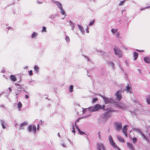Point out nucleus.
Returning a JSON list of instances; mask_svg holds the SVG:
<instances>
[{"instance_id": "11", "label": "nucleus", "mask_w": 150, "mask_h": 150, "mask_svg": "<svg viewBox=\"0 0 150 150\" xmlns=\"http://www.w3.org/2000/svg\"><path fill=\"white\" fill-rule=\"evenodd\" d=\"M97 150H106V148L104 144L101 143H98L97 144Z\"/></svg>"}, {"instance_id": "52", "label": "nucleus", "mask_w": 150, "mask_h": 150, "mask_svg": "<svg viewBox=\"0 0 150 150\" xmlns=\"http://www.w3.org/2000/svg\"><path fill=\"white\" fill-rule=\"evenodd\" d=\"M28 67L27 66H25L24 67V69H28Z\"/></svg>"}, {"instance_id": "22", "label": "nucleus", "mask_w": 150, "mask_h": 150, "mask_svg": "<svg viewBox=\"0 0 150 150\" xmlns=\"http://www.w3.org/2000/svg\"><path fill=\"white\" fill-rule=\"evenodd\" d=\"M146 101L147 104L150 105V95L147 96L146 97Z\"/></svg>"}, {"instance_id": "12", "label": "nucleus", "mask_w": 150, "mask_h": 150, "mask_svg": "<svg viewBox=\"0 0 150 150\" xmlns=\"http://www.w3.org/2000/svg\"><path fill=\"white\" fill-rule=\"evenodd\" d=\"M121 92V91H118L115 93L116 98L119 101H120L122 98Z\"/></svg>"}, {"instance_id": "61", "label": "nucleus", "mask_w": 150, "mask_h": 150, "mask_svg": "<svg viewBox=\"0 0 150 150\" xmlns=\"http://www.w3.org/2000/svg\"><path fill=\"white\" fill-rule=\"evenodd\" d=\"M98 135H99V136L100 137V132H98Z\"/></svg>"}, {"instance_id": "45", "label": "nucleus", "mask_w": 150, "mask_h": 150, "mask_svg": "<svg viewBox=\"0 0 150 150\" xmlns=\"http://www.w3.org/2000/svg\"><path fill=\"white\" fill-rule=\"evenodd\" d=\"M34 81H29V83L31 84V85H33V84Z\"/></svg>"}, {"instance_id": "20", "label": "nucleus", "mask_w": 150, "mask_h": 150, "mask_svg": "<svg viewBox=\"0 0 150 150\" xmlns=\"http://www.w3.org/2000/svg\"><path fill=\"white\" fill-rule=\"evenodd\" d=\"M107 64L111 66L113 69H115L114 64L113 62L109 61L107 62Z\"/></svg>"}, {"instance_id": "7", "label": "nucleus", "mask_w": 150, "mask_h": 150, "mask_svg": "<svg viewBox=\"0 0 150 150\" xmlns=\"http://www.w3.org/2000/svg\"><path fill=\"white\" fill-rule=\"evenodd\" d=\"M108 138L110 144L115 149H117L118 150H121L120 149L115 145L111 135L109 136Z\"/></svg>"}, {"instance_id": "6", "label": "nucleus", "mask_w": 150, "mask_h": 150, "mask_svg": "<svg viewBox=\"0 0 150 150\" xmlns=\"http://www.w3.org/2000/svg\"><path fill=\"white\" fill-rule=\"evenodd\" d=\"M108 138L110 144L115 149H117L118 150H121L120 149L115 145L111 135L109 136Z\"/></svg>"}, {"instance_id": "53", "label": "nucleus", "mask_w": 150, "mask_h": 150, "mask_svg": "<svg viewBox=\"0 0 150 150\" xmlns=\"http://www.w3.org/2000/svg\"><path fill=\"white\" fill-rule=\"evenodd\" d=\"M57 135L59 137H60V134L59 132H58L57 134Z\"/></svg>"}, {"instance_id": "49", "label": "nucleus", "mask_w": 150, "mask_h": 150, "mask_svg": "<svg viewBox=\"0 0 150 150\" xmlns=\"http://www.w3.org/2000/svg\"><path fill=\"white\" fill-rule=\"evenodd\" d=\"M25 97L26 99H28L29 98V96L28 95H25Z\"/></svg>"}, {"instance_id": "16", "label": "nucleus", "mask_w": 150, "mask_h": 150, "mask_svg": "<svg viewBox=\"0 0 150 150\" xmlns=\"http://www.w3.org/2000/svg\"><path fill=\"white\" fill-rule=\"evenodd\" d=\"M76 121H76L75 122V124H74V125L76 128V129H77L78 130V132H79V133L80 134H84V133L81 131L80 129H79V128L78 127L76 126Z\"/></svg>"}, {"instance_id": "15", "label": "nucleus", "mask_w": 150, "mask_h": 150, "mask_svg": "<svg viewBox=\"0 0 150 150\" xmlns=\"http://www.w3.org/2000/svg\"><path fill=\"white\" fill-rule=\"evenodd\" d=\"M127 125H125L123 129V130L122 132L125 135L126 137H127Z\"/></svg>"}, {"instance_id": "41", "label": "nucleus", "mask_w": 150, "mask_h": 150, "mask_svg": "<svg viewBox=\"0 0 150 150\" xmlns=\"http://www.w3.org/2000/svg\"><path fill=\"white\" fill-rule=\"evenodd\" d=\"M42 32H46V28L45 27H42Z\"/></svg>"}, {"instance_id": "38", "label": "nucleus", "mask_w": 150, "mask_h": 150, "mask_svg": "<svg viewBox=\"0 0 150 150\" xmlns=\"http://www.w3.org/2000/svg\"><path fill=\"white\" fill-rule=\"evenodd\" d=\"M61 145L63 147L66 148V147H67V146L66 144L65 143H62L61 144Z\"/></svg>"}, {"instance_id": "5", "label": "nucleus", "mask_w": 150, "mask_h": 150, "mask_svg": "<svg viewBox=\"0 0 150 150\" xmlns=\"http://www.w3.org/2000/svg\"><path fill=\"white\" fill-rule=\"evenodd\" d=\"M132 131H136L137 132H139L144 140H145L147 142L149 141V138L145 136L144 134L142 133L139 129L133 128L132 129Z\"/></svg>"}, {"instance_id": "44", "label": "nucleus", "mask_w": 150, "mask_h": 150, "mask_svg": "<svg viewBox=\"0 0 150 150\" xmlns=\"http://www.w3.org/2000/svg\"><path fill=\"white\" fill-rule=\"evenodd\" d=\"M84 57L86 59H87L88 61H89V59L88 58V57L87 56L84 55Z\"/></svg>"}, {"instance_id": "14", "label": "nucleus", "mask_w": 150, "mask_h": 150, "mask_svg": "<svg viewBox=\"0 0 150 150\" xmlns=\"http://www.w3.org/2000/svg\"><path fill=\"white\" fill-rule=\"evenodd\" d=\"M77 26L81 33L83 34L84 35L85 33V31L83 27L80 25H78Z\"/></svg>"}, {"instance_id": "40", "label": "nucleus", "mask_w": 150, "mask_h": 150, "mask_svg": "<svg viewBox=\"0 0 150 150\" xmlns=\"http://www.w3.org/2000/svg\"><path fill=\"white\" fill-rule=\"evenodd\" d=\"M137 141V139L136 138H134L132 139L133 142L134 143H135Z\"/></svg>"}, {"instance_id": "46", "label": "nucleus", "mask_w": 150, "mask_h": 150, "mask_svg": "<svg viewBox=\"0 0 150 150\" xmlns=\"http://www.w3.org/2000/svg\"><path fill=\"white\" fill-rule=\"evenodd\" d=\"M86 32L87 33H89V31L88 30V27H87V28L86 29Z\"/></svg>"}, {"instance_id": "28", "label": "nucleus", "mask_w": 150, "mask_h": 150, "mask_svg": "<svg viewBox=\"0 0 150 150\" xmlns=\"http://www.w3.org/2000/svg\"><path fill=\"white\" fill-rule=\"evenodd\" d=\"M38 34L37 33L34 32L31 35V38L33 39L35 38L38 36Z\"/></svg>"}, {"instance_id": "3", "label": "nucleus", "mask_w": 150, "mask_h": 150, "mask_svg": "<svg viewBox=\"0 0 150 150\" xmlns=\"http://www.w3.org/2000/svg\"><path fill=\"white\" fill-rule=\"evenodd\" d=\"M106 111H107L105 112L102 115L103 118L105 119H107L110 117L112 115L111 112L114 111V110L111 108H107Z\"/></svg>"}, {"instance_id": "59", "label": "nucleus", "mask_w": 150, "mask_h": 150, "mask_svg": "<svg viewBox=\"0 0 150 150\" xmlns=\"http://www.w3.org/2000/svg\"><path fill=\"white\" fill-rule=\"evenodd\" d=\"M1 107H2V108H4V105H2L1 106Z\"/></svg>"}, {"instance_id": "10", "label": "nucleus", "mask_w": 150, "mask_h": 150, "mask_svg": "<svg viewBox=\"0 0 150 150\" xmlns=\"http://www.w3.org/2000/svg\"><path fill=\"white\" fill-rule=\"evenodd\" d=\"M36 126L35 125H33L32 126L30 125L29 126L28 129V131L29 133L33 131V133L35 134L36 133Z\"/></svg>"}, {"instance_id": "17", "label": "nucleus", "mask_w": 150, "mask_h": 150, "mask_svg": "<svg viewBox=\"0 0 150 150\" xmlns=\"http://www.w3.org/2000/svg\"><path fill=\"white\" fill-rule=\"evenodd\" d=\"M27 125V123L26 122L22 123L20 125L19 129L20 130L23 129H24L23 126Z\"/></svg>"}, {"instance_id": "29", "label": "nucleus", "mask_w": 150, "mask_h": 150, "mask_svg": "<svg viewBox=\"0 0 150 150\" xmlns=\"http://www.w3.org/2000/svg\"><path fill=\"white\" fill-rule=\"evenodd\" d=\"M22 104L21 102H19L17 104V107H18V110L20 111L21 110V108L22 106Z\"/></svg>"}, {"instance_id": "30", "label": "nucleus", "mask_w": 150, "mask_h": 150, "mask_svg": "<svg viewBox=\"0 0 150 150\" xmlns=\"http://www.w3.org/2000/svg\"><path fill=\"white\" fill-rule=\"evenodd\" d=\"M34 69L36 72V73L38 74L39 71V68L37 65L35 66L34 67Z\"/></svg>"}, {"instance_id": "2", "label": "nucleus", "mask_w": 150, "mask_h": 150, "mask_svg": "<svg viewBox=\"0 0 150 150\" xmlns=\"http://www.w3.org/2000/svg\"><path fill=\"white\" fill-rule=\"evenodd\" d=\"M105 105H104L101 106L99 104H97L93 106L90 107V111L91 112H95L99 111L100 109H103L104 110Z\"/></svg>"}, {"instance_id": "1", "label": "nucleus", "mask_w": 150, "mask_h": 150, "mask_svg": "<svg viewBox=\"0 0 150 150\" xmlns=\"http://www.w3.org/2000/svg\"><path fill=\"white\" fill-rule=\"evenodd\" d=\"M52 2L60 10V12L61 13L64 15L66 16L65 12L63 9L62 4L58 1H56L54 0H52Z\"/></svg>"}, {"instance_id": "48", "label": "nucleus", "mask_w": 150, "mask_h": 150, "mask_svg": "<svg viewBox=\"0 0 150 150\" xmlns=\"http://www.w3.org/2000/svg\"><path fill=\"white\" fill-rule=\"evenodd\" d=\"M137 51H138V52H143L144 51V50H137Z\"/></svg>"}, {"instance_id": "31", "label": "nucleus", "mask_w": 150, "mask_h": 150, "mask_svg": "<svg viewBox=\"0 0 150 150\" xmlns=\"http://www.w3.org/2000/svg\"><path fill=\"white\" fill-rule=\"evenodd\" d=\"M0 121L1 122V125L2 126L3 129H5L6 128V127L5 126V122H4V121L2 120H1Z\"/></svg>"}, {"instance_id": "43", "label": "nucleus", "mask_w": 150, "mask_h": 150, "mask_svg": "<svg viewBox=\"0 0 150 150\" xmlns=\"http://www.w3.org/2000/svg\"><path fill=\"white\" fill-rule=\"evenodd\" d=\"M120 34L118 32L116 33V36L118 37H119L120 36Z\"/></svg>"}, {"instance_id": "4", "label": "nucleus", "mask_w": 150, "mask_h": 150, "mask_svg": "<svg viewBox=\"0 0 150 150\" xmlns=\"http://www.w3.org/2000/svg\"><path fill=\"white\" fill-rule=\"evenodd\" d=\"M98 95L103 99L105 104H109L113 103V100L112 98H107L105 96H103L101 94H99Z\"/></svg>"}, {"instance_id": "55", "label": "nucleus", "mask_w": 150, "mask_h": 150, "mask_svg": "<svg viewBox=\"0 0 150 150\" xmlns=\"http://www.w3.org/2000/svg\"><path fill=\"white\" fill-rule=\"evenodd\" d=\"M11 28L10 27H7V28L8 30L10 29Z\"/></svg>"}, {"instance_id": "54", "label": "nucleus", "mask_w": 150, "mask_h": 150, "mask_svg": "<svg viewBox=\"0 0 150 150\" xmlns=\"http://www.w3.org/2000/svg\"><path fill=\"white\" fill-rule=\"evenodd\" d=\"M8 89L9 90V91L11 92L12 91L11 88H9Z\"/></svg>"}, {"instance_id": "62", "label": "nucleus", "mask_w": 150, "mask_h": 150, "mask_svg": "<svg viewBox=\"0 0 150 150\" xmlns=\"http://www.w3.org/2000/svg\"><path fill=\"white\" fill-rule=\"evenodd\" d=\"M40 121H41V122H42V120H40Z\"/></svg>"}, {"instance_id": "37", "label": "nucleus", "mask_w": 150, "mask_h": 150, "mask_svg": "<svg viewBox=\"0 0 150 150\" xmlns=\"http://www.w3.org/2000/svg\"><path fill=\"white\" fill-rule=\"evenodd\" d=\"M125 0H124L123 1H121L120 3V4H119V6H122V5H123L125 3Z\"/></svg>"}, {"instance_id": "47", "label": "nucleus", "mask_w": 150, "mask_h": 150, "mask_svg": "<svg viewBox=\"0 0 150 150\" xmlns=\"http://www.w3.org/2000/svg\"><path fill=\"white\" fill-rule=\"evenodd\" d=\"M148 9V8H146V7H145V8H142L141 9V11H143L144 10V9Z\"/></svg>"}, {"instance_id": "35", "label": "nucleus", "mask_w": 150, "mask_h": 150, "mask_svg": "<svg viewBox=\"0 0 150 150\" xmlns=\"http://www.w3.org/2000/svg\"><path fill=\"white\" fill-rule=\"evenodd\" d=\"M95 21L94 20H92L91 21L90 23H89V25L91 26L94 23Z\"/></svg>"}, {"instance_id": "58", "label": "nucleus", "mask_w": 150, "mask_h": 150, "mask_svg": "<svg viewBox=\"0 0 150 150\" xmlns=\"http://www.w3.org/2000/svg\"><path fill=\"white\" fill-rule=\"evenodd\" d=\"M146 8H150V6H147V7H146Z\"/></svg>"}, {"instance_id": "19", "label": "nucleus", "mask_w": 150, "mask_h": 150, "mask_svg": "<svg viewBox=\"0 0 150 150\" xmlns=\"http://www.w3.org/2000/svg\"><path fill=\"white\" fill-rule=\"evenodd\" d=\"M131 88L130 87L128 84H127V86L126 87L125 90L127 91V93H131L132 91H131Z\"/></svg>"}, {"instance_id": "18", "label": "nucleus", "mask_w": 150, "mask_h": 150, "mask_svg": "<svg viewBox=\"0 0 150 150\" xmlns=\"http://www.w3.org/2000/svg\"><path fill=\"white\" fill-rule=\"evenodd\" d=\"M127 144L128 147L130 149L132 150H134V147L132 144L128 142Z\"/></svg>"}, {"instance_id": "27", "label": "nucleus", "mask_w": 150, "mask_h": 150, "mask_svg": "<svg viewBox=\"0 0 150 150\" xmlns=\"http://www.w3.org/2000/svg\"><path fill=\"white\" fill-rule=\"evenodd\" d=\"M117 139L119 141L122 142H124V140L122 138L120 135H117Z\"/></svg>"}, {"instance_id": "21", "label": "nucleus", "mask_w": 150, "mask_h": 150, "mask_svg": "<svg viewBox=\"0 0 150 150\" xmlns=\"http://www.w3.org/2000/svg\"><path fill=\"white\" fill-rule=\"evenodd\" d=\"M70 25L71 26V29L72 30H74L75 28V24L72 22L71 21H69Z\"/></svg>"}, {"instance_id": "25", "label": "nucleus", "mask_w": 150, "mask_h": 150, "mask_svg": "<svg viewBox=\"0 0 150 150\" xmlns=\"http://www.w3.org/2000/svg\"><path fill=\"white\" fill-rule=\"evenodd\" d=\"M144 60L145 62L147 63H150V58L148 57H145L144 58Z\"/></svg>"}, {"instance_id": "39", "label": "nucleus", "mask_w": 150, "mask_h": 150, "mask_svg": "<svg viewBox=\"0 0 150 150\" xmlns=\"http://www.w3.org/2000/svg\"><path fill=\"white\" fill-rule=\"evenodd\" d=\"M98 100V98H93L92 103H94L96 101H97Z\"/></svg>"}, {"instance_id": "26", "label": "nucleus", "mask_w": 150, "mask_h": 150, "mask_svg": "<svg viewBox=\"0 0 150 150\" xmlns=\"http://www.w3.org/2000/svg\"><path fill=\"white\" fill-rule=\"evenodd\" d=\"M82 113H84L87 111H90V107L87 108H83Z\"/></svg>"}, {"instance_id": "24", "label": "nucleus", "mask_w": 150, "mask_h": 150, "mask_svg": "<svg viewBox=\"0 0 150 150\" xmlns=\"http://www.w3.org/2000/svg\"><path fill=\"white\" fill-rule=\"evenodd\" d=\"M133 53L134 60L135 61L137 59L138 56V54L137 52H134Z\"/></svg>"}, {"instance_id": "13", "label": "nucleus", "mask_w": 150, "mask_h": 150, "mask_svg": "<svg viewBox=\"0 0 150 150\" xmlns=\"http://www.w3.org/2000/svg\"><path fill=\"white\" fill-rule=\"evenodd\" d=\"M116 128L117 130H119L122 128V124L121 122H117L115 123Z\"/></svg>"}, {"instance_id": "33", "label": "nucleus", "mask_w": 150, "mask_h": 150, "mask_svg": "<svg viewBox=\"0 0 150 150\" xmlns=\"http://www.w3.org/2000/svg\"><path fill=\"white\" fill-rule=\"evenodd\" d=\"M65 40L67 41V42H69L70 41V38L69 36L66 35L65 38Z\"/></svg>"}, {"instance_id": "36", "label": "nucleus", "mask_w": 150, "mask_h": 150, "mask_svg": "<svg viewBox=\"0 0 150 150\" xmlns=\"http://www.w3.org/2000/svg\"><path fill=\"white\" fill-rule=\"evenodd\" d=\"M117 30L116 29H113L111 30L112 32L113 33H116L117 32Z\"/></svg>"}, {"instance_id": "57", "label": "nucleus", "mask_w": 150, "mask_h": 150, "mask_svg": "<svg viewBox=\"0 0 150 150\" xmlns=\"http://www.w3.org/2000/svg\"><path fill=\"white\" fill-rule=\"evenodd\" d=\"M19 92H20V91H19L18 93H16V95H17Z\"/></svg>"}, {"instance_id": "9", "label": "nucleus", "mask_w": 150, "mask_h": 150, "mask_svg": "<svg viewBox=\"0 0 150 150\" xmlns=\"http://www.w3.org/2000/svg\"><path fill=\"white\" fill-rule=\"evenodd\" d=\"M115 106L123 110H126L127 109V107L124 104L121 103H116Z\"/></svg>"}, {"instance_id": "42", "label": "nucleus", "mask_w": 150, "mask_h": 150, "mask_svg": "<svg viewBox=\"0 0 150 150\" xmlns=\"http://www.w3.org/2000/svg\"><path fill=\"white\" fill-rule=\"evenodd\" d=\"M29 72V74L30 75H33V71L32 70H30L28 71Z\"/></svg>"}, {"instance_id": "8", "label": "nucleus", "mask_w": 150, "mask_h": 150, "mask_svg": "<svg viewBox=\"0 0 150 150\" xmlns=\"http://www.w3.org/2000/svg\"><path fill=\"white\" fill-rule=\"evenodd\" d=\"M115 54L119 57H122V53L121 50L119 48L117 47H115L114 49Z\"/></svg>"}, {"instance_id": "51", "label": "nucleus", "mask_w": 150, "mask_h": 150, "mask_svg": "<svg viewBox=\"0 0 150 150\" xmlns=\"http://www.w3.org/2000/svg\"><path fill=\"white\" fill-rule=\"evenodd\" d=\"M37 3L38 4H41L42 3V2H40L39 1H37Z\"/></svg>"}, {"instance_id": "32", "label": "nucleus", "mask_w": 150, "mask_h": 150, "mask_svg": "<svg viewBox=\"0 0 150 150\" xmlns=\"http://www.w3.org/2000/svg\"><path fill=\"white\" fill-rule=\"evenodd\" d=\"M73 86L72 85H71L69 86V92H72L73 91Z\"/></svg>"}, {"instance_id": "56", "label": "nucleus", "mask_w": 150, "mask_h": 150, "mask_svg": "<svg viewBox=\"0 0 150 150\" xmlns=\"http://www.w3.org/2000/svg\"><path fill=\"white\" fill-rule=\"evenodd\" d=\"M38 128H37V129H39V124H38Z\"/></svg>"}, {"instance_id": "50", "label": "nucleus", "mask_w": 150, "mask_h": 150, "mask_svg": "<svg viewBox=\"0 0 150 150\" xmlns=\"http://www.w3.org/2000/svg\"><path fill=\"white\" fill-rule=\"evenodd\" d=\"M97 51L98 52H101V54H103V53H104V52H101L100 51H98V50H97Z\"/></svg>"}, {"instance_id": "60", "label": "nucleus", "mask_w": 150, "mask_h": 150, "mask_svg": "<svg viewBox=\"0 0 150 150\" xmlns=\"http://www.w3.org/2000/svg\"><path fill=\"white\" fill-rule=\"evenodd\" d=\"M90 115H88L87 116H86L85 117L86 118V117H88L89 116H90Z\"/></svg>"}, {"instance_id": "23", "label": "nucleus", "mask_w": 150, "mask_h": 150, "mask_svg": "<svg viewBox=\"0 0 150 150\" xmlns=\"http://www.w3.org/2000/svg\"><path fill=\"white\" fill-rule=\"evenodd\" d=\"M10 78L11 80L13 81H15L17 80L16 78L14 75H11L10 76Z\"/></svg>"}, {"instance_id": "34", "label": "nucleus", "mask_w": 150, "mask_h": 150, "mask_svg": "<svg viewBox=\"0 0 150 150\" xmlns=\"http://www.w3.org/2000/svg\"><path fill=\"white\" fill-rule=\"evenodd\" d=\"M72 130L71 131L72 132L74 133H75V128H74V126L73 124H72Z\"/></svg>"}]
</instances>
